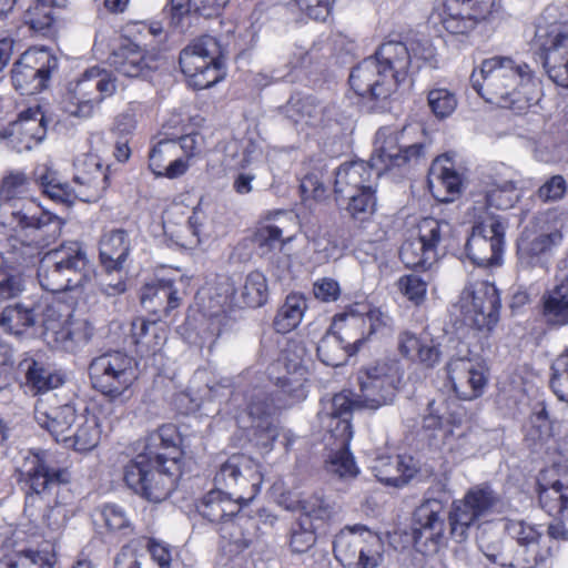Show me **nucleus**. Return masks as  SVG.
Here are the masks:
<instances>
[{
    "label": "nucleus",
    "mask_w": 568,
    "mask_h": 568,
    "mask_svg": "<svg viewBox=\"0 0 568 568\" xmlns=\"http://www.w3.org/2000/svg\"><path fill=\"white\" fill-rule=\"evenodd\" d=\"M339 448L333 453L326 462V469L331 474L338 476L342 479L354 478L358 474V467L354 460L353 455L348 450V445H342L337 442Z\"/></svg>",
    "instance_id": "56"
},
{
    "label": "nucleus",
    "mask_w": 568,
    "mask_h": 568,
    "mask_svg": "<svg viewBox=\"0 0 568 568\" xmlns=\"http://www.w3.org/2000/svg\"><path fill=\"white\" fill-rule=\"evenodd\" d=\"M409 59L400 41H387L349 74L351 88L369 100H386L407 78Z\"/></svg>",
    "instance_id": "2"
},
{
    "label": "nucleus",
    "mask_w": 568,
    "mask_h": 568,
    "mask_svg": "<svg viewBox=\"0 0 568 568\" xmlns=\"http://www.w3.org/2000/svg\"><path fill=\"white\" fill-rule=\"evenodd\" d=\"M276 408L277 406L270 402L263 393L254 395L247 405V413L253 419L254 427L265 429L271 440H275L280 436L276 427L268 420Z\"/></svg>",
    "instance_id": "50"
},
{
    "label": "nucleus",
    "mask_w": 568,
    "mask_h": 568,
    "mask_svg": "<svg viewBox=\"0 0 568 568\" xmlns=\"http://www.w3.org/2000/svg\"><path fill=\"white\" fill-rule=\"evenodd\" d=\"M562 241L561 232L548 224L545 214L536 215L525 226L517 242L518 266L524 271H547L552 248Z\"/></svg>",
    "instance_id": "11"
},
{
    "label": "nucleus",
    "mask_w": 568,
    "mask_h": 568,
    "mask_svg": "<svg viewBox=\"0 0 568 568\" xmlns=\"http://www.w3.org/2000/svg\"><path fill=\"white\" fill-rule=\"evenodd\" d=\"M406 49L409 59L407 68V77L416 73L422 63L430 60L434 57V48L427 39H412L408 43L400 42Z\"/></svg>",
    "instance_id": "59"
},
{
    "label": "nucleus",
    "mask_w": 568,
    "mask_h": 568,
    "mask_svg": "<svg viewBox=\"0 0 568 568\" xmlns=\"http://www.w3.org/2000/svg\"><path fill=\"white\" fill-rule=\"evenodd\" d=\"M497 501V495L486 484L470 488L464 498L454 500L448 513L453 538L458 542L466 540L469 528L486 516Z\"/></svg>",
    "instance_id": "19"
},
{
    "label": "nucleus",
    "mask_w": 568,
    "mask_h": 568,
    "mask_svg": "<svg viewBox=\"0 0 568 568\" xmlns=\"http://www.w3.org/2000/svg\"><path fill=\"white\" fill-rule=\"evenodd\" d=\"M89 375L94 388L110 398L122 396L136 378L133 358L118 351L93 358Z\"/></svg>",
    "instance_id": "14"
},
{
    "label": "nucleus",
    "mask_w": 568,
    "mask_h": 568,
    "mask_svg": "<svg viewBox=\"0 0 568 568\" xmlns=\"http://www.w3.org/2000/svg\"><path fill=\"white\" fill-rule=\"evenodd\" d=\"M376 187L353 193L351 195L341 197L339 200H347L348 204L346 210L352 219L364 222L368 220L376 209Z\"/></svg>",
    "instance_id": "55"
},
{
    "label": "nucleus",
    "mask_w": 568,
    "mask_h": 568,
    "mask_svg": "<svg viewBox=\"0 0 568 568\" xmlns=\"http://www.w3.org/2000/svg\"><path fill=\"white\" fill-rule=\"evenodd\" d=\"M57 68L58 59L48 49H29L13 64L12 82L21 94H34L47 87Z\"/></svg>",
    "instance_id": "21"
},
{
    "label": "nucleus",
    "mask_w": 568,
    "mask_h": 568,
    "mask_svg": "<svg viewBox=\"0 0 568 568\" xmlns=\"http://www.w3.org/2000/svg\"><path fill=\"white\" fill-rule=\"evenodd\" d=\"M40 236H26L7 223H0V276L8 273L4 263L24 265L39 254Z\"/></svg>",
    "instance_id": "26"
},
{
    "label": "nucleus",
    "mask_w": 568,
    "mask_h": 568,
    "mask_svg": "<svg viewBox=\"0 0 568 568\" xmlns=\"http://www.w3.org/2000/svg\"><path fill=\"white\" fill-rule=\"evenodd\" d=\"M354 408H361L356 403V396L342 392L332 398L327 410L320 413L322 424L342 445L349 444L353 437L349 416Z\"/></svg>",
    "instance_id": "30"
},
{
    "label": "nucleus",
    "mask_w": 568,
    "mask_h": 568,
    "mask_svg": "<svg viewBox=\"0 0 568 568\" xmlns=\"http://www.w3.org/2000/svg\"><path fill=\"white\" fill-rule=\"evenodd\" d=\"M427 101L432 112L438 119L450 116L457 108L456 95L445 88L430 90Z\"/></svg>",
    "instance_id": "61"
},
{
    "label": "nucleus",
    "mask_w": 568,
    "mask_h": 568,
    "mask_svg": "<svg viewBox=\"0 0 568 568\" xmlns=\"http://www.w3.org/2000/svg\"><path fill=\"white\" fill-rule=\"evenodd\" d=\"M458 306L468 325L490 331L499 315L498 291L488 281L469 282L460 293Z\"/></svg>",
    "instance_id": "16"
},
{
    "label": "nucleus",
    "mask_w": 568,
    "mask_h": 568,
    "mask_svg": "<svg viewBox=\"0 0 568 568\" xmlns=\"http://www.w3.org/2000/svg\"><path fill=\"white\" fill-rule=\"evenodd\" d=\"M223 49L216 38L203 36L193 40L180 53V67L191 85L202 90L214 85L220 78Z\"/></svg>",
    "instance_id": "10"
},
{
    "label": "nucleus",
    "mask_w": 568,
    "mask_h": 568,
    "mask_svg": "<svg viewBox=\"0 0 568 568\" xmlns=\"http://www.w3.org/2000/svg\"><path fill=\"white\" fill-rule=\"evenodd\" d=\"M260 468L251 457L235 454L221 465L214 483L220 488L229 489L230 495L236 500H243L244 505H247L260 493L263 481Z\"/></svg>",
    "instance_id": "17"
},
{
    "label": "nucleus",
    "mask_w": 568,
    "mask_h": 568,
    "mask_svg": "<svg viewBox=\"0 0 568 568\" xmlns=\"http://www.w3.org/2000/svg\"><path fill=\"white\" fill-rule=\"evenodd\" d=\"M428 187L439 202H452L460 193L462 178L446 156L437 158L428 173Z\"/></svg>",
    "instance_id": "35"
},
{
    "label": "nucleus",
    "mask_w": 568,
    "mask_h": 568,
    "mask_svg": "<svg viewBox=\"0 0 568 568\" xmlns=\"http://www.w3.org/2000/svg\"><path fill=\"white\" fill-rule=\"evenodd\" d=\"M417 231V237L426 245V254L438 257L439 248L446 247V242L452 236L453 226L445 220L425 217L418 223Z\"/></svg>",
    "instance_id": "44"
},
{
    "label": "nucleus",
    "mask_w": 568,
    "mask_h": 568,
    "mask_svg": "<svg viewBox=\"0 0 568 568\" xmlns=\"http://www.w3.org/2000/svg\"><path fill=\"white\" fill-rule=\"evenodd\" d=\"M100 437L99 418L94 414L83 413L78 416L68 437H64L63 445L75 452L87 453L98 446Z\"/></svg>",
    "instance_id": "37"
},
{
    "label": "nucleus",
    "mask_w": 568,
    "mask_h": 568,
    "mask_svg": "<svg viewBox=\"0 0 568 568\" xmlns=\"http://www.w3.org/2000/svg\"><path fill=\"white\" fill-rule=\"evenodd\" d=\"M473 88L489 103L523 112L540 97V80L526 62L495 55L471 74Z\"/></svg>",
    "instance_id": "1"
},
{
    "label": "nucleus",
    "mask_w": 568,
    "mask_h": 568,
    "mask_svg": "<svg viewBox=\"0 0 568 568\" xmlns=\"http://www.w3.org/2000/svg\"><path fill=\"white\" fill-rule=\"evenodd\" d=\"M419 133L418 125L404 126L399 132H390L389 129H381L376 133V155L373 156V165L378 163L384 169L400 166L412 159H418L424 154L425 145L422 142H413L412 135Z\"/></svg>",
    "instance_id": "22"
},
{
    "label": "nucleus",
    "mask_w": 568,
    "mask_h": 568,
    "mask_svg": "<svg viewBox=\"0 0 568 568\" xmlns=\"http://www.w3.org/2000/svg\"><path fill=\"white\" fill-rule=\"evenodd\" d=\"M568 268V257L564 261ZM541 314L545 323L555 328L568 325V273L558 277V283L541 296Z\"/></svg>",
    "instance_id": "34"
},
{
    "label": "nucleus",
    "mask_w": 568,
    "mask_h": 568,
    "mask_svg": "<svg viewBox=\"0 0 568 568\" xmlns=\"http://www.w3.org/2000/svg\"><path fill=\"white\" fill-rule=\"evenodd\" d=\"M307 308L306 298L300 294H290L278 308L273 325L277 333L286 334L296 328Z\"/></svg>",
    "instance_id": "47"
},
{
    "label": "nucleus",
    "mask_w": 568,
    "mask_h": 568,
    "mask_svg": "<svg viewBox=\"0 0 568 568\" xmlns=\"http://www.w3.org/2000/svg\"><path fill=\"white\" fill-rule=\"evenodd\" d=\"M27 381L38 392H49L64 383L63 375L37 361H26Z\"/></svg>",
    "instance_id": "51"
},
{
    "label": "nucleus",
    "mask_w": 568,
    "mask_h": 568,
    "mask_svg": "<svg viewBox=\"0 0 568 568\" xmlns=\"http://www.w3.org/2000/svg\"><path fill=\"white\" fill-rule=\"evenodd\" d=\"M158 465L169 464L172 456H176L180 465L181 453L178 448V434L173 425H163L146 438L145 452Z\"/></svg>",
    "instance_id": "40"
},
{
    "label": "nucleus",
    "mask_w": 568,
    "mask_h": 568,
    "mask_svg": "<svg viewBox=\"0 0 568 568\" xmlns=\"http://www.w3.org/2000/svg\"><path fill=\"white\" fill-rule=\"evenodd\" d=\"M31 182L23 172H10L0 186V212L7 217L3 223L16 227L26 236H42L51 231L59 233L61 220L42 210L34 199L29 196Z\"/></svg>",
    "instance_id": "3"
},
{
    "label": "nucleus",
    "mask_w": 568,
    "mask_h": 568,
    "mask_svg": "<svg viewBox=\"0 0 568 568\" xmlns=\"http://www.w3.org/2000/svg\"><path fill=\"white\" fill-rule=\"evenodd\" d=\"M43 337L54 347L67 352H75L85 346L92 338L94 328L85 318H77L72 314H62L50 305L43 312Z\"/></svg>",
    "instance_id": "15"
},
{
    "label": "nucleus",
    "mask_w": 568,
    "mask_h": 568,
    "mask_svg": "<svg viewBox=\"0 0 568 568\" xmlns=\"http://www.w3.org/2000/svg\"><path fill=\"white\" fill-rule=\"evenodd\" d=\"M325 108L312 97H292L283 106V114L295 125L318 126L324 123Z\"/></svg>",
    "instance_id": "39"
},
{
    "label": "nucleus",
    "mask_w": 568,
    "mask_h": 568,
    "mask_svg": "<svg viewBox=\"0 0 568 568\" xmlns=\"http://www.w3.org/2000/svg\"><path fill=\"white\" fill-rule=\"evenodd\" d=\"M113 568H155V566L145 554L142 541L134 539L116 554Z\"/></svg>",
    "instance_id": "52"
},
{
    "label": "nucleus",
    "mask_w": 568,
    "mask_h": 568,
    "mask_svg": "<svg viewBox=\"0 0 568 568\" xmlns=\"http://www.w3.org/2000/svg\"><path fill=\"white\" fill-rule=\"evenodd\" d=\"M427 415L423 418V430L435 445H445L454 434L452 416L447 414V402L444 398L428 403Z\"/></svg>",
    "instance_id": "38"
},
{
    "label": "nucleus",
    "mask_w": 568,
    "mask_h": 568,
    "mask_svg": "<svg viewBox=\"0 0 568 568\" xmlns=\"http://www.w3.org/2000/svg\"><path fill=\"white\" fill-rule=\"evenodd\" d=\"M381 172L382 168L374 169L373 164L364 161H353L339 165L334 184L337 199L376 187Z\"/></svg>",
    "instance_id": "29"
},
{
    "label": "nucleus",
    "mask_w": 568,
    "mask_h": 568,
    "mask_svg": "<svg viewBox=\"0 0 568 568\" xmlns=\"http://www.w3.org/2000/svg\"><path fill=\"white\" fill-rule=\"evenodd\" d=\"M402 381L399 367L395 363L378 362L358 371L359 392L356 403L361 408L376 410L393 403Z\"/></svg>",
    "instance_id": "13"
},
{
    "label": "nucleus",
    "mask_w": 568,
    "mask_h": 568,
    "mask_svg": "<svg viewBox=\"0 0 568 568\" xmlns=\"http://www.w3.org/2000/svg\"><path fill=\"white\" fill-rule=\"evenodd\" d=\"M34 178L43 194L57 203L71 205L75 200L83 202L98 201L109 186L106 169L97 155L84 158L73 178V185L63 182L59 173L51 166L39 165Z\"/></svg>",
    "instance_id": "4"
},
{
    "label": "nucleus",
    "mask_w": 568,
    "mask_h": 568,
    "mask_svg": "<svg viewBox=\"0 0 568 568\" xmlns=\"http://www.w3.org/2000/svg\"><path fill=\"white\" fill-rule=\"evenodd\" d=\"M78 414L72 405L65 404L51 407L47 400L40 398L34 406V419L38 425L45 428L57 443L64 444L77 422Z\"/></svg>",
    "instance_id": "32"
},
{
    "label": "nucleus",
    "mask_w": 568,
    "mask_h": 568,
    "mask_svg": "<svg viewBox=\"0 0 568 568\" xmlns=\"http://www.w3.org/2000/svg\"><path fill=\"white\" fill-rule=\"evenodd\" d=\"M283 229L275 224H262L254 233V242L261 248L266 250H282L284 244L291 242L294 235L283 237Z\"/></svg>",
    "instance_id": "60"
},
{
    "label": "nucleus",
    "mask_w": 568,
    "mask_h": 568,
    "mask_svg": "<svg viewBox=\"0 0 568 568\" xmlns=\"http://www.w3.org/2000/svg\"><path fill=\"white\" fill-rule=\"evenodd\" d=\"M168 460L169 464L158 465L149 455L139 454L125 465L124 481L146 500L161 503L172 493L180 471L176 456Z\"/></svg>",
    "instance_id": "7"
},
{
    "label": "nucleus",
    "mask_w": 568,
    "mask_h": 568,
    "mask_svg": "<svg viewBox=\"0 0 568 568\" xmlns=\"http://www.w3.org/2000/svg\"><path fill=\"white\" fill-rule=\"evenodd\" d=\"M333 551L345 568H377L383 562L384 542L376 532L356 525L335 536Z\"/></svg>",
    "instance_id": "9"
},
{
    "label": "nucleus",
    "mask_w": 568,
    "mask_h": 568,
    "mask_svg": "<svg viewBox=\"0 0 568 568\" xmlns=\"http://www.w3.org/2000/svg\"><path fill=\"white\" fill-rule=\"evenodd\" d=\"M116 90L115 79L106 70L91 68L71 83L63 99L67 113L78 118H89L94 109Z\"/></svg>",
    "instance_id": "12"
},
{
    "label": "nucleus",
    "mask_w": 568,
    "mask_h": 568,
    "mask_svg": "<svg viewBox=\"0 0 568 568\" xmlns=\"http://www.w3.org/2000/svg\"><path fill=\"white\" fill-rule=\"evenodd\" d=\"M352 355L351 348L333 331L327 332L317 345V356L327 366H341Z\"/></svg>",
    "instance_id": "49"
},
{
    "label": "nucleus",
    "mask_w": 568,
    "mask_h": 568,
    "mask_svg": "<svg viewBox=\"0 0 568 568\" xmlns=\"http://www.w3.org/2000/svg\"><path fill=\"white\" fill-rule=\"evenodd\" d=\"M36 312L32 306L21 303L7 306L0 315V327L10 334L20 335L36 324Z\"/></svg>",
    "instance_id": "48"
},
{
    "label": "nucleus",
    "mask_w": 568,
    "mask_h": 568,
    "mask_svg": "<svg viewBox=\"0 0 568 568\" xmlns=\"http://www.w3.org/2000/svg\"><path fill=\"white\" fill-rule=\"evenodd\" d=\"M54 556L49 548L41 550L26 549L16 554L9 568H52Z\"/></svg>",
    "instance_id": "58"
},
{
    "label": "nucleus",
    "mask_w": 568,
    "mask_h": 568,
    "mask_svg": "<svg viewBox=\"0 0 568 568\" xmlns=\"http://www.w3.org/2000/svg\"><path fill=\"white\" fill-rule=\"evenodd\" d=\"M402 262L410 268H429L438 257H432L426 254V245L416 237L406 240L399 251Z\"/></svg>",
    "instance_id": "53"
},
{
    "label": "nucleus",
    "mask_w": 568,
    "mask_h": 568,
    "mask_svg": "<svg viewBox=\"0 0 568 568\" xmlns=\"http://www.w3.org/2000/svg\"><path fill=\"white\" fill-rule=\"evenodd\" d=\"M18 480L28 487L26 494V513L38 499H45L70 481L65 468L53 467L45 452H27L17 465Z\"/></svg>",
    "instance_id": "8"
},
{
    "label": "nucleus",
    "mask_w": 568,
    "mask_h": 568,
    "mask_svg": "<svg viewBox=\"0 0 568 568\" xmlns=\"http://www.w3.org/2000/svg\"><path fill=\"white\" fill-rule=\"evenodd\" d=\"M131 248V240L125 230L113 229L103 232L99 241V257L103 271H123Z\"/></svg>",
    "instance_id": "33"
},
{
    "label": "nucleus",
    "mask_w": 568,
    "mask_h": 568,
    "mask_svg": "<svg viewBox=\"0 0 568 568\" xmlns=\"http://www.w3.org/2000/svg\"><path fill=\"white\" fill-rule=\"evenodd\" d=\"M230 0H171V23L183 27L184 18L195 12L204 18L217 17Z\"/></svg>",
    "instance_id": "45"
},
{
    "label": "nucleus",
    "mask_w": 568,
    "mask_h": 568,
    "mask_svg": "<svg viewBox=\"0 0 568 568\" xmlns=\"http://www.w3.org/2000/svg\"><path fill=\"white\" fill-rule=\"evenodd\" d=\"M93 274L87 252L79 242H68L47 252L38 266V281L48 292L60 293L84 286Z\"/></svg>",
    "instance_id": "6"
},
{
    "label": "nucleus",
    "mask_w": 568,
    "mask_h": 568,
    "mask_svg": "<svg viewBox=\"0 0 568 568\" xmlns=\"http://www.w3.org/2000/svg\"><path fill=\"white\" fill-rule=\"evenodd\" d=\"M372 470L381 483L400 487L414 477L417 468L412 457L398 455L376 458L372 465Z\"/></svg>",
    "instance_id": "36"
},
{
    "label": "nucleus",
    "mask_w": 568,
    "mask_h": 568,
    "mask_svg": "<svg viewBox=\"0 0 568 568\" xmlns=\"http://www.w3.org/2000/svg\"><path fill=\"white\" fill-rule=\"evenodd\" d=\"M143 547L145 554L149 552L148 557L155 568H171L173 549L169 544L151 539Z\"/></svg>",
    "instance_id": "64"
},
{
    "label": "nucleus",
    "mask_w": 568,
    "mask_h": 568,
    "mask_svg": "<svg viewBox=\"0 0 568 568\" xmlns=\"http://www.w3.org/2000/svg\"><path fill=\"white\" fill-rule=\"evenodd\" d=\"M443 510L437 499H428L415 509L412 530L417 547L430 542L436 548L442 542L445 532Z\"/></svg>",
    "instance_id": "28"
},
{
    "label": "nucleus",
    "mask_w": 568,
    "mask_h": 568,
    "mask_svg": "<svg viewBox=\"0 0 568 568\" xmlns=\"http://www.w3.org/2000/svg\"><path fill=\"white\" fill-rule=\"evenodd\" d=\"M331 329L356 354L368 342L365 304L355 303L334 316Z\"/></svg>",
    "instance_id": "31"
},
{
    "label": "nucleus",
    "mask_w": 568,
    "mask_h": 568,
    "mask_svg": "<svg viewBox=\"0 0 568 568\" xmlns=\"http://www.w3.org/2000/svg\"><path fill=\"white\" fill-rule=\"evenodd\" d=\"M397 287L399 292L415 305H419L425 301L427 284L417 275L408 274L399 277Z\"/></svg>",
    "instance_id": "63"
},
{
    "label": "nucleus",
    "mask_w": 568,
    "mask_h": 568,
    "mask_svg": "<svg viewBox=\"0 0 568 568\" xmlns=\"http://www.w3.org/2000/svg\"><path fill=\"white\" fill-rule=\"evenodd\" d=\"M243 505V500H236L229 491H223L222 488L216 486V489L205 495L199 506V513L211 523H223L221 528L223 538L229 536L230 540L236 546L247 547L248 545L244 540L233 536L236 526L232 520L226 519L236 515Z\"/></svg>",
    "instance_id": "24"
},
{
    "label": "nucleus",
    "mask_w": 568,
    "mask_h": 568,
    "mask_svg": "<svg viewBox=\"0 0 568 568\" xmlns=\"http://www.w3.org/2000/svg\"><path fill=\"white\" fill-rule=\"evenodd\" d=\"M243 303L248 307H260L267 301V282L263 273L253 271L245 277L241 293Z\"/></svg>",
    "instance_id": "54"
},
{
    "label": "nucleus",
    "mask_w": 568,
    "mask_h": 568,
    "mask_svg": "<svg viewBox=\"0 0 568 568\" xmlns=\"http://www.w3.org/2000/svg\"><path fill=\"white\" fill-rule=\"evenodd\" d=\"M505 528L513 539L526 548L537 547L541 537V531L523 520H509Z\"/></svg>",
    "instance_id": "62"
},
{
    "label": "nucleus",
    "mask_w": 568,
    "mask_h": 568,
    "mask_svg": "<svg viewBox=\"0 0 568 568\" xmlns=\"http://www.w3.org/2000/svg\"><path fill=\"white\" fill-rule=\"evenodd\" d=\"M109 61L116 72L128 78L143 75L149 69L144 52L138 44L131 42L114 51Z\"/></svg>",
    "instance_id": "43"
},
{
    "label": "nucleus",
    "mask_w": 568,
    "mask_h": 568,
    "mask_svg": "<svg viewBox=\"0 0 568 568\" xmlns=\"http://www.w3.org/2000/svg\"><path fill=\"white\" fill-rule=\"evenodd\" d=\"M499 10V0H445L440 22L452 34H468L479 23L495 20Z\"/></svg>",
    "instance_id": "20"
},
{
    "label": "nucleus",
    "mask_w": 568,
    "mask_h": 568,
    "mask_svg": "<svg viewBox=\"0 0 568 568\" xmlns=\"http://www.w3.org/2000/svg\"><path fill=\"white\" fill-rule=\"evenodd\" d=\"M519 197L517 182L514 179L495 176L486 183L485 199L488 207L508 210L518 202Z\"/></svg>",
    "instance_id": "46"
},
{
    "label": "nucleus",
    "mask_w": 568,
    "mask_h": 568,
    "mask_svg": "<svg viewBox=\"0 0 568 568\" xmlns=\"http://www.w3.org/2000/svg\"><path fill=\"white\" fill-rule=\"evenodd\" d=\"M131 337L142 356L150 353L155 354L166 339L163 327L156 321L144 318H136L132 322Z\"/></svg>",
    "instance_id": "42"
},
{
    "label": "nucleus",
    "mask_w": 568,
    "mask_h": 568,
    "mask_svg": "<svg viewBox=\"0 0 568 568\" xmlns=\"http://www.w3.org/2000/svg\"><path fill=\"white\" fill-rule=\"evenodd\" d=\"M465 244L467 257L478 266L499 265L505 243L506 223L501 216H479Z\"/></svg>",
    "instance_id": "18"
},
{
    "label": "nucleus",
    "mask_w": 568,
    "mask_h": 568,
    "mask_svg": "<svg viewBox=\"0 0 568 568\" xmlns=\"http://www.w3.org/2000/svg\"><path fill=\"white\" fill-rule=\"evenodd\" d=\"M531 50L548 78L568 88V21L560 19L558 6L546 7L538 17Z\"/></svg>",
    "instance_id": "5"
},
{
    "label": "nucleus",
    "mask_w": 568,
    "mask_h": 568,
    "mask_svg": "<svg viewBox=\"0 0 568 568\" xmlns=\"http://www.w3.org/2000/svg\"><path fill=\"white\" fill-rule=\"evenodd\" d=\"M366 332L368 341L373 337H384L393 333L392 316L378 307L365 304Z\"/></svg>",
    "instance_id": "57"
},
{
    "label": "nucleus",
    "mask_w": 568,
    "mask_h": 568,
    "mask_svg": "<svg viewBox=\"0 0 568 568\" xmlns=\"http://www.w3.org/2000/svg\"><path fill=\"white\" fill-rule=\"evenodd\" d=\"M446 369L452 387L460 399L473 400L484 394L488 375L480 361L468 357L452 358Z\"/></svg>",
    "instance_id": "23"
},
{
    "label": "nucleus",
    "mask_w": 568,
    "mask_h": 568,
    "mask_svg": "<svg viewBox=\"0 0 568 568\" xmlns=\"http://www.w3.org/2000/svg\"><path fill=\"white\" fill-rule=\"evenodd\" d=\"M399 353L412 361H417L426 367H434L440 358V351L432 339H423L410 332L398 335Z\"/></svg>",
    "instance_id": "41"
},
{
    "label": "nucleus",
    "mask_w": 568,
    "mask_h": 568,
    "mask_svg": "<svg viewBox=\"0 0 568 568\" xmlns=\"http://www.w3.org/2000/svg\"><path fill=\"white\" fill-rule=\"evenodd\" d=\"M48 121L40 106L29 108L7 130V138L17 152L30 151L47 135Z\"/></svg>",
    "instance_id": "27"
},
{
    "label": "nucleus",
    "mask_w": 568,
    "mask_h": 568,
    "mask_svg": "<svg viewBox=\"0 0 568 568\" xmlns=\"http://www.w3.org/2000/svg\"><path fill=\"white\" fill-rule=\"evenodd\" d=\"M187 283V280L181 275L176 278H159L143 287L141 303L148 311L158 314L159 320L168 316L180 306L186 293Z\"/></svg>",
    "instance_id": "25"
}]
</instances>
